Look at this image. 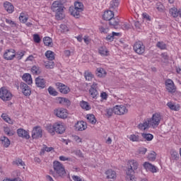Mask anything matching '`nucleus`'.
I'll return each mask as SVG.
<instances>
[{"instance_id":"9b49d317","label":"nucleus","mask_w":181,"mask_h":181,"mask_svg":"<svg viewBox=\"0 0 181 181\" xmlns=\"http://www.w3.org/2000/svg\"><path fill=\"white\" fill-rule=\"evenodd\" d=\"M165 86L167 91L170 93V94H175L176 93V86L175 85V82L172 79H167L165 81Z\"/></svg>"},{"instance_id":"f704fd0d","label":"nucleus","mask_w":181,"mask_h":181,"mask_svg":"<svg viewBox=\"0 0 181 181\" xmlns=\"http://www.w3.org/2000/svg\"><path fill=\"white\" fill-rule=\"evenodd\" d=\"M84 77L86 81H91V80L94 78V75L93 74V73L90 72V71H86L84 72Z\"/></svg>"},{"instance_id":"72a5a7b5","label":"nucleus","mask_w":181,"mask_h":181,"mask_svg":"<svg viewBox=\"0 0 181 181\" xmlns=\"http://www.w3.org/2000/svg\"><path fill=\"white\" fill-rule=\"evenodd\" d=\"M45 57L48 60L52 62V60H54V52L53 51L47 50L45 52Z\"/></svg>"},{"instance_id":"1a4fd4ad","label":"nucleus","mask_w":181,"mask_h":181,"mask_svg":"<svg viewBox=\"0 0 181 181\" xmlns=\"http://www.w3.org/2000/svg\"><path fill=\"white\" fill-rule=\"evenodd\" d=\"M54 114L56 117L61 118L62 119H66V118L69 117V112L63 107L55 109L54 110Z\"/></svg>"},{"instance_id":"de8ad7c7","label":"nucleus","mask_w":181,"mask_h":181,"mask_svg":"<svg viewBox=\"0 0 181 181\" xmlns=\"http://www.w3.org/2000/svg\"><path fill=\"white\" fill-rule=\"evenodd\" d=\"M105 115L106 117H108V118H110V117H112L113 114H115V111L114 110V107L112 108H107L105 110Z\"/></svg>"},{"instance_id":"f257e3e1","label":"nucleus","mask_w":181,"mask_h":181,"mask_svg":"<svg viewBox=\"0 0 181 181\" xmlns=\"http://www.w3.org/2000/svg\"><path fill=\"white\" fill-rule=\"evenodd\" d=\"M52 12L55 13V18L57 21L64 19V6L60 0L54 1L51 6Z\"/></svg>"},{"instance_id":"a19ab883","label":"nucleus","mask_w":181,"mask_h":181,"mask_svg":"<svg viewBox=\"0 0 181 181\" xmlns=\"http://www.w3.org/2000/svg\"><path fill=\"white\" fill-rule=\"evenodd\" d=\"M28 17L25 13H21L19 16V20L21 23H26L28 22Z\"/></svg>"},{"instance_id":"0e129e2a","label":"nucleus","mask_w":181,"mask_h":181,"mask_svg":"<svg viewBox=\"0 0 181 181\" xmlns=\"http://www.w3.org/2000/svg\"><path fill=\"white\" fill-rule=\"evenodd\" d=\"M100 98H101L102 100H107V98H108V94H107V93H105V92H102V93H100Z\"/></svg>"},{"instance_id":"3c124183","label":"nucleus","mask_w":181,"mask_h":181,"mask_svg":"<svg viewBox=\"0 0 181 181\" xmlns=\"http://www.w3.org/2000/svg\"><path fill=\"white\" fill-rule=\"evenodd\" d=\"M146 152H148V149L145 147H141L137 151V153H139V155H145Z\"/></svg>"},{"instance_id":"49530a36","label":"nucleus","mask_w":181,"mask_h":181,"mask_svg":"<svg viewBox=\"0 0 181 181\" xmlns=\"http://www.w3.org/2000/svg\"><path fill=\"white\" fill-rule=\"evenodd\" d=\"M156 47L160 50H166L167 45L163 42H158L156 44Z\"/></svg>"},{"instance_id":"680f3d73","label":"nucleus","mask_w":181,"mask_h":181,"mask_svg":"<svg viewBox=\"0 0 181 181\" xmlns=\"http://www.w3.org/2000/svg\"><path fill=\"white\" fill-rule=\"evenodd\" d=\"M72 138H73V141H74L77 144H80L81 142V141H82L81 138H80V136H78L77 135L72 136Z\"/></svg>"},{"instance_id":"ddd939ff","label":"nucleus","mask_w":181,"mask_h":181,"mask_svg":"<svg viewBox=\"0 0 181 181\" xmlns=\"http://www.w3.org/2000/svg\"><path fill=\"white\" fill-rule=\"evenodd\" d=\"M143 168L145 169L146 172H151V173H156L158 172L156 166L148 161L143 163Z\"/></svg>"},{"instance_id":"f03ea898","label":"nucleus","mask_w":181,"mask_h":181,"mask_svg":"<svg viewBox=\"0 0 181 181\" xmlns=\"http://www.w3.org/2000/svg\"><path fill=\"white\" fill-rule=\"evenodd\" d=\"M127 179L131 180L132 176L135 174V170H138V168H139V163L135 159H130L127 161Z\"/></svg>"},{"instance_id":"473e14b6","label":"nucleus","mask_w":181,"mask_h":181,"mask_svg":"<svg viewBox=\"0 0 181 181\" xmlns=\"http://www.w3.org/2000/svg\"><path fill=\"white\" fill-rule=\"evenodd\" d=\"M44 45L52 47L53 46V40L50 37H45L43 38Z\"/></svg>"},{"instance_id":"603ef678","label":"nucleus","mask_w":181,"mask_h":181,"mask_svg":"<svg viewBox=\"0 0 181 181\" xmlns=\"http://www.w3.org/2000/svg\"><path fill=\"white\" fill-rule=\"evenodd\" d=\"M48 93L49 94H50V95H54V96L57 95V91H56V90H54L52 86H49L48 88Z\"/></svg>"},{"instance_id":"412c9836","label":"nucleus","mask_w":181,"mask_h":181,"mask_svg":"<svg viewBox=\"0 0 181 181\" xmlns=\"http://www.w3.org/2000/svg\"><path fill=\"white\" fill-rule=\"evenodd\" d=\"M17 134L18 136L21 138H24L25 139H29L30 138V135L29 134V132H27L26 130L23 129H18L17 130Z\"/></svg>"},{"instance_id":"5701e85b","label":"nucleus","mask_w":181,"mask_h":181,"mask_svg":"<svg viewBox=\"0 0 181 181\" xmlns=\"http://www.w3.org/2000/svg\"><path fill=\"white\" fill-rule=\"evenodd\" d=\"M98 53L103 57H107V56H110V51L105 47H100L98 49Z\"/></svg>"},{"instance_id":"37998d69","label":"nucleus","mask_w":181,"mask_h":181,"mask_svg":"<svg viewBox=\"0 0 181 181\" xmlns=\"http://www.w3.org/2000/svg\"><path fill=\"white\" fill-rule=\"evenodd\" d=\"M109 21L110 25L112 26H118V23H119V19L114 17L109 20Z\"/></svg>"},{"instance_id":"2f4dec72","label":"nucleus","mask_w":181,"mask_h":181,"mask_svg":"<svg viewBox=\"0 0 181 181\" xmlns=\"http://www.w3.org/2000/svg\"><path fill=\"white\" fill-rule=\"evenodd\" d=\"M57 103H58V104H66V105H70V100L66 98H57Z\"/></svg>"},{"instance_id":"c9c22d12","label":"nucleus","mask_w":181,"mask_h":181,"mask_svg":"<svg viewBox=\"0 0 181 181\" xmlns=\"http://www.w3.org/2000/svg\"><path fill=\"white\" fill-rule=\"evenodd\" d=\"M80 105L81 108H83V110H86V111H89V110H91V106L90 105V104H88V102L82 100L80 103Z\"/></svg>"},{"instance_id":"6e6d98bb","label":"nucleus","mask_w":181,"mask_h":181,"mask_svg":"<svg viewBox=\"0 0 181 181\" xmlns=\"http://www.w3.org/2000/svg\"><path fill=\"white\" fill-rule=\"evenodd\" d=\"M5 21H6V23H7L8 25H10V26H11L12 28H15L16 26V23H15V21L11 19L6 18Z\"/></svg>"},{"instance_id":"7ed1b4c3","label":"nucleus","mask_w":181,"mask_h":181,"mask_svg":"<svg viewBox=\"0 0 181 181\" xmlns=\"http://www.w3.org/2000/svg\"><path fill=\"white\" fill-rule=\"evenodd\" d=\"M84 11V4L80 1H76L74 6L69 7V12L74 18H80V13Z\"/></svg>"},{"instance_id":"a18cd8bd","label":"nucleus","mask_w":181,"mask_h":181,"mask_svg":"<svg viewBox=\"0 0 181 181\" xmlns=\"http://www.w3.org/2000/svg\"><path fill=\"white\" fill-rule=\"evenodd\" d=\"M5 134L8 135V136H12L15 134V132L13 129H11L9 127H6L4 129Z\"/></svg>"},{"instance_id":"69168bd1","label":"nucleus","mask_w":181,"mask_h":181,"mask_svg":"<svg viewBox=\"0 0 181 181\" xmlns=\"http://www.w3.org/2000/svg\"><path fill=\"white\" fill-rule=\"evenodd\" d=\"M142 18L143 19H146V21H151V16L147 13H143Z\"/></svg>"},{"instance_id":"c756f323","label":"nucleus","mask_w":181,"mask_h":181,"mask_svg":"<svg viewBox=\"0 0 181 181\" xmlns=\"http://www.w3.org/2000/svg\"><path fill=\"white\" fill-rule=\"evenodd\" d=\"M86 118L88 119V122H89V124H92V125H95V124L97 123V119H95V116H94V115H87Z\"/></svg>"},{"instance_id":"338daca9","label":"nucleus","mask_w":181,"mask_h":181,"mask_svg":"<svg viewBox=\"0 0 181 181\" xmlns=\"http://www.w3.org/2000/svg\"><path fill=\"white\" fill-rule=\"evenodd\" d=\"M74 152L75 155H76V156H78V158H83V153L81 152V151L76 150Z\"/></svg>"},{"instance_id":"b1692460","label":"nucleus","mask_w":181,"mask_h":181,"mask_svg":"<svg viewBox=\"0 0 181 181\" xmlns=\"http://www.w3.org/2000/svg\"><path fill=\"white\" fill-rule=\"evenodd\" d=\"M0 141L1 142V145H2V146H4V148H9V145H11V141L9 140V139H8V137L1 136L0 138Z\"/></svg>"},{"instance_id":"20e7f679","label":"nucleus","mask_w":181,"mask_h":181,"mask_svg":"<svg viewBox=\"0 0 181 181\" xmlns=\"http://www.w3.org/2000/svg\"><path fill=\"white\" fill-rule=\"evenodd\" d=\"M148 119L152 128H158L159 124H160V121L163 119V116H162L160 112H158L153 113L152 117L151 118H148Z\"/></svg>"},{"instance_id":"052dcab7","label":"nucleus","mask_w":181,"mask_h":181,"mask_svg":"<svg viewBox=\"0 0 181 181\" xmlns=\"http://www.w3.org/2000/svg\"><path fill=\"white\" fill-rule=\"evenodd\" d=\"M100 32L101 33L107 34L108 32H110V28H108L107 27H100Z\"/></svg>"},{"instance_id":"aec40b11","label":"nucleus","mask_w":181,"mask_h":181,"mask_svg":"<svg viewBox=\"0 0 181 181\" xmlns=\"http://www.w3.org/2000/svg\"><path fill=\"white\" fill-rule=\"evenodd\" d=\"M105 175H106L107 179H110L112 180H115V179H117V172L112 169L107 170Z\"/></svg>"},{"instance_id":"9d476101","label":"nucleus","mask_w":181,"mask_h":181,"mask_svg":"<svg viewBox=\"0 0 181 181\" xmlns=\"http://www.w3.org/2000/svg\"><path fill=\"white\" fill-rule=\"evenodd\" d=\"M31 136L33 139H39L43 136V129L40 126H35L32 131Z\"/></svg>"},{"instance_id":"13d9d810","label":"nucleus","mask_w":181,"mask_h":181,"mask_svg":"<svg viewBox=\"0 0 181 181\" xmlns=\"http://www.w3.org/2000/svg\"><path fill=\"white\" fill-rule=\"evenodd\" d=\"M61 32L63 33H66V32H69V28H67V25L64 24H62L60 25Z\"/></svg>"},{"instance_id":"79ce46f5","label":"nucleus","mask_w":181,"mask_h":181,"mask_svg":"<svg viewBox=\"0 0 181 181\" xmlns=\"http://www.w3.org/2000/svg\"><path fill=\"white\" fill-rule=\"evenodd\" d=\"M141 136L144 138V139H146V141H152L153 139V135L152 134H146V133H143L141 134Z\"/></svg>"},{"instance_id":"6e6552de","label":"nucleus","mask_w":181,"mask_h":181,"mask_svg":"<svg viewBox=\"0 0 181 181\" xmlns=\"http://www.w3.org/2000/svg\"><path fill=\"white\" fill-rule=\"evenodd\" d=\"M115 115H125L128 114V108L125 105H116L114 106Z\"/></svg>"},{"instance_id":"6ab92c4d","label":"nucleus","mask_w":181,"mask_h":181,"mask_svg":"<svg viewBox=\"0 0 181 181\" xmlns=\"http://www.w3.org/2000/svg\"><path fill=\"white\" fill-rule=\"evenodd\" d=\"M74 128L76 131H86L87 129V123L84 121H78L75 125Z\"/></svg>"},{"instance_id":"a211bd4d","label":"nucleus","mask_w":181,"mask_h":181,"mask_svg":"<svg viewBox=\"0 0 181 181\" xmlns=\"http://www.w3.org/2000/svg\"><path fill=\"white\" fill-rule=\"evenodd\" d=\"M98 86V84H97V83H93L89 89V94L92 98H97V97H98V90H97Z\"/></svg>"},{"instance_id":"e433bc0d","label":"nucleus","mask_w":181,"mask_h":181,"mask_svg":"<svg viewBox=\"0 0 181 181\" xmlns=\"http://www.w3.org/2000/svg\"><path fill=\"white\" fill-rule=\"evenodd\" d=\"M170 155L173 160H177L179 159V153L175 150H170Z\"/></svg>"},{"instance_id":"7c9ffc66","label":"nucleus","mask_w":181,"mask_h":181,"mask_svg":"<svg viewBox=\"0 0 181 181\" xmlns=\"http://www.w3.org/2000/svg\"><path fill=\"white\" fill-rule=\"evenodd\" d=\"M31 73L33 74H35V76H39V74L42 73V69H40V67H39V66L34 65L31 68Z\"/></svg>"},{"instance_id":"4d7b16f0","label":"nucleus","mask_w":181,"mask_h":181,"mask_svg":"<svg viewBox=\"0 0 181 181\" xmlns=\"http://www.w3.org/2000/svg\"><path fill=\"white\" fill-rule=\"evenodd\" d=\"M15 163L17 166H25V162H23L21 158L16 160Z\"/></svg>"},{"instance_id":"cd10ccee","label":"nucleus","mask_w":181,"mask_h":181,"mask_svg":"<svg viewBox=\"0 0 181 181\" xmlns=\"http://www.w3.org/2000/svg\"><path fill=\"white\" fill-rule=\"evenodd\" d=\"M167 107H168V108H170V110H172L173 111H179V110H180V105H175L173 102L167 103Z\"/></svg>"},{"instance_id":"774afa93","label":"nucleus","mask_w":181,"mask_h":181,"mask_svg":"<svg viewBox=\"0 0 181 181\" xmlns=\"http://www.w3.org/2000/svg\"><path fill=\"white\" fill-rule=\"evenodd\" d=\"M72 180L74 181H82L83 179L80 177L78 175H72Z\"/></svg>"},{"instance_id":"bb28decb","label":"nucleus","mask_w":181,"mask_h":181,"mask_svg":"<svg viewBox=\"0 0 181 181\" xmlns=\"http://www.w3.org/2000/svg\"><path fill=\"white\" fill-rule=\"evenodd\" d=\"M23 81H25L27 84L30 85L33 83V81L32 80V75L30 74H24L23 75Z\"/></svg>"},{"instance_id":"39448f33","label":"nucleus","mask_w":181,"mask_h":181,"mask_svg":"<svg viewBox=\"0 0 181 181\" xmlns=\"http://www.w3.org/2000/svg\"><path fill=\"white\" fill-rule=\"evenodd\" d=\"M53 168L54 172H55L57 176H59V177H64L66 176V169L62 163L57 160L54 161Z\"/></svg>"},{"instance_id":"f8f14e48","label":"nucleus","mask_w":181,"mask_h":181,"mask_svg":"<svg viewBox=\"0 0 181 181\" xmlns=\"http://www.w3.org/2000/svg\"><path fill=\"white\" fill-rule=\"evenodd\" d=\"M16 57V51L13 49H6L4 54L5 60H13Z\"/></svg>"},{"instance_id":"0eeeda50","label":"nucleus","mask_w":181,"mask_h":181,"mask_svg":"<svg viewBox=\"0 0 181 181\" xmlns=\"http://www.w3.org/2000/svg\"><path fill=\"white\" fill-rule=\"evenodd\" d=\"M133 49L137 54L142 55L145 53V45L142 41H136L133 45Z\"/></svg>"},{"instance_id":"5fc2aeb1","label":"nucleus","mask_w":181,"mask_h":181,"mask_svg":"<svg viewBox=\"0 0 181 181\" xmlns=\"http://www.w3.org/2000/svg\"><path fill=\"white\" fill-rule=\"evenodd\" d=\"M33 37L35 43H40L42 39H40L39 34H34Z\"/></svg>"},{"instance_id":"393cba45","label":"nucleus","mask_w":181,"mask_h":181,"mask_svg":"<svg viewBox=\"0 0 181 181\" xmlns=\"http://www.w3.org/2000/svg\"><path fill=\"white\" fill-rule=\"evenodd\" d=\"M103 18L105 21H110L114 18V12L112 11H106L104 12Z\"/></svg>"},{"instance_id":"2eb2a0df","label":"nucleus","mask_w":181,"mask_h":181,"mask_svg":"<svg viewBox=\"0 0 181 181\" xmlns=\"http://www.w3.org/2000/svg\"><path fill=\"white\" fill-rule=\"evenodd\" d=\"M54 129L57 134H64L66 132V126H64V123L62 122H57L54 123Z\"/></svg>"},{"instance_id":"bf43d9fd","label":"nucleus","mask_w":181,"mask_h":181,"mask_svg":"<svg viewBox=\"0 0 181 181\" xmlns=\"http://www.w3.org/2000/svg\"><path fill=\"white\" fill-rule=\"evenodd\" d=\"M59 160H61L62 162H66V160H68V162H71V159L70 158L66 157L64 156H60Z\"/></svg>"},{"instance_id":"e2e57ef3","label":"nucleus","mask_w":181,"mask_h":181,"mask_svg":"<svg viewBox=\"0 0 181 181\" xmlns=\"http://www.w3.org/2000/svg\"><path fill=\"white\" fill-rule=\"evenodd\" d=\"M16 56L17 57V59H18V60H21V59H22V57L25 56V52H18L17 54H16Z\"/></svg>"},{"instance_id":"c03bdc74","label":"nucleus","mask_w":181,"mask_h":181,"mask_svg":"<svg viewBox=\"0 0 181 181\" xmlns=\"http://www.w3.org/2000/svg\"><path fill=\"white\" fill-rule=\"evenodd\" d=\"M47 131L52 135H54V132H56V129H54V125L48 124L47 126Z\"/></svg>"},{"instance_id":"a878e982","label":"nucleus","mask_w":181,"mask_h":181,"mask_svg":"<svg viewBox=\"0 0 181 181\" xmlns=\"http://www.w3.org/2000/svg\"><path fill=\"white\" fill-rule=\"evenodd\" d=\"M127 138L132 142H141V141H142V139H141V136L138 134H131L128 136Z\"/></svg>"},{"instance_id":"423d86ee","label":"nucleus","mask_w":181,"mask_h":181,"mask_svg":"<svg viewBox=\"0 0 181 181\" xmlns=\"http://www.w3.org/2000/svg\"><path fill=\"white\" fill-rule=\"evenodd\" d=\"M0 98L3 101H11L12 100V93L6 88H0Z\"/></svg>"},{"instance_id":"4468645a","label":"nucleus","mask_w":181,"mask_h":181,"mask_svg":"<svg viewBox=\"0 0 181 181\" xmlns=\"http://www.w3.org/2000/svg\"><path fill=\"white\" fill-rule=\"evenodd\" d=\"M20 88L23 95L25 97H29L32 94V89H30V87L25 83H21Z\"/></svg>"},{"instance_id":"864d4df0","label":"nucleus","mask_w":181,"mask_h":181,"mask_svg":"<svg viewBox=\"0 0 181 181\" xmlns=\"http://www.w3.org/2000/svg\"><path fill=\"white\" fill-rule=\"evenodd\" d=\"M156 8L160 12H163V11H165V6L160 2H158V3L156 4Z\"/></svg>"},{"instance_id":"09e8293b","label":"nucleus","mask_w":181,"mask_h":181,"mask_svg":"<svg viewBox=\"0 0 181 181\" xmlns=\"http://www.w3.org/2000/svg\"><path fill=\"white\" fill-rule=\"evenodd\" d=\"M1 118H3L4 121L7 122L8 124H12V119H11V117L8 116L6 113H3L1 115Z\"/></svg>"},{"instance_id":"dca6fc26","label":"nucleus","mask_w":181,"mask_h":181,"mask_svg":"<svg viewBox=\"0 0 181 181\" xmlns=\"http://www.w3.org/2000/svg\"><path fill=\"white\" fill-rule=\"evenodd\" d=\"M151 127V122H149V119L147 118L145 119L142 123L139 124L137 128L140 131H146V129H149Z\"/></svg>"},{"instance_id":"8fccbe9b","label":"nucleus","mask_w":181,"mask_h":181,"mask_svg":"<svg viewBox=\"0 0 181 181\" xmlns=\"http://www.w3.org/2000/svg\"><path fill=\"white\" fill-rule=\"evenodd\" d=\"M45 68L47 69H54V62L52 61H47L45 62Z\"/></svg>"},{"instance_id":"58836bf2","label":"nucleus","mask_w":181,"mask_h":181,"mask_svg":"<svg viewBox=\"0 0 181 181\" xmlns=\"http://www.w3.org/2000/svg\"><path fill=\"white\" fill-rule=\"evenodd\" d=\"M96 74L98 77H105V76L107 75V72L103 68H98Z\"/></svg>"},{"instance_id":"4be33fe9","label":"nucleus","mask_w":181,"mask_h":181,"mask_svg":"<svg viewBox=\"0 0 181 181\" xmlns=\"http://www.w3.org/2000/svg\"><path fill=\"white\" fill-rule=\"evenodd\" d=\"M35 86L40 88H45L46 87V81L39 76L35 78Z\"/></svg>"},{"instance_id":"c85d7f7f","label":"nucleus","mask_w":181,"mask_h":181,"mask_svg":"<svg viewBox=\"0 0 181 181\" xmlns=\"http://www.w3.org/2000/svg\"><path fill=\"white\" fill-rule=\"evenodd\" d=\"M4 6L8 13H12L13 12L14 7L13 5H12V4L6 1L4 3Z\"/></svg>"},{"instance_id":"f3484780","label":"nucleus","mask_w":181,"mask_h":181,"mask_svg":"<svg viewBox=\"0 0 181 181\" xmlns=\"http://www.w3.org/2000/svg\"><path fill=\"white\" fill-rule=\"evenodd\" d=\"M56 87L62 94H69L70 93V88L64 85V83L58 82L56 83Z\"/></svg>"},{"instance_id":"4c0bfd02","label":"nucleus","mask_w":181,"mask_h":181,"mask_svg":"<svg viewBox=\"0 0 181 181\" xmlns=\"http://www.w3.org/2000/svg\"><path fill=\"white\" fill-rule=\"evenodd\" d=\"M119 6V1H118V0H112L110 1V8L112 11H114V9H117V8H118Z\"/></svg>"},{"instance_id":"ea45409f","label":"nucleus","mask_w":181,"mask_h":181,"mask_svg":"<svg viewBox=\"0 0 181 181\" xmlns=\"http://www.w3.org/2000/svg\"><path fill=\"white\" fill-rule=\"evenodd\" d=\"M147 159L150 160V162H154V160L156 159V153L155 151H151L150 153H148Z\"/></svg>"}]
</instances>
